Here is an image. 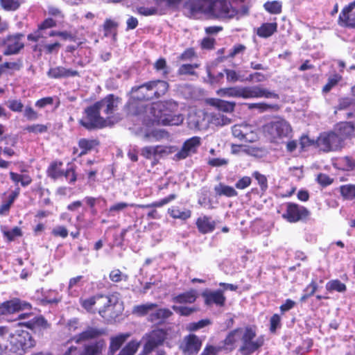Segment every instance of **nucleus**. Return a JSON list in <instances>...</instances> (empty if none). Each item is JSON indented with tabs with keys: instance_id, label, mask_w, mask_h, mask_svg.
<instances>
[{
	"instance_id": "1",
	"label": "nucleus",
	"mask_w": 355,
	"mask_h": 355,
	"mask_svg": "<svg viewBox=\"0 0 355 355\" xmlns=\"http://www.w3.org/2000/svg\"><path fill=\"white\" fill-rule=\"evenodd\" d=\"M35 341L31 334L24 330H17L9 335L0 334V355H24L26 350L34 347Z\"/></svg>"
},
{
	"instance_id": "2",
	"label": "nucleus",
	"mask_w": 355,
	"mask_h": 355,
	"mask_svg": "<svg viewBox=\"0 0 355 355\" xmlns=\"http://www.w3.org/2000/svg\"><path fill=\"white\" fill-rule=\"evenodd\" d=\"M217 94L221 97L243 98L245 99L260 98H279L278 94L263 88L260 85L221 88L217 91Z\"/></svg>"
},
{
	"instance_id": "3",
	"label": "nucleus",
	"mask_w": 355,
	"mask_h": 355,
	"mask_svg": "<svg viewBox=\"0 0 355 355\" xmlns=\"http://www.w3.org/2000/svg\"><path fill=\"white\" fill-rule=\"evenodd\" d=\"M263 132L272 141L288 138L292 132L290 123L284 119L276 116L263 126Z\"/></svg>"
},
{
	"instance_id": "4",
	"label": "nucleus",
	"mask_w": 355,
	"mask_h": 355,
	"mask_svg": "<svg viewBox=\"0 0 355 355\" xmlns=\"http://www.w3.org/2000/svg\"><path fill=\"white\" fill-rule=\"evenodd\" d=\"M101 111L96 103L85 110L84 116L79 123L88 130L103 128L108 125V121L101 116Z\"/></svg>"
},
{
	"instance_id": "5",
	"label": "nucleus",
	"mask_w": 355,
	"mask_h": 355,
	"mask_svg": "<svg viewBox=\"0 0 355 355\" xmlns=\"http://www.w3.org/2000/svg\"><path fill=\"white\" fill-rule=\"evenodd\" d=\"M241 345L239 352L242 355H251L263 345V338H256V331L251 327L241 329Z\"/></svg>"
},
{
	"instance_id": "6",
	"label": "nucleus",
	"mask_w": 355,
	"mask_h": 355,
	"mask_svg": "<svg viewBox=\"0 0 355 355\" xmlns=\"http://www.w3.org/2000/svg\"><path fill=\"white\" fill-rule=\"evenodd\" d=\"M166 336V330L162 328H155L146 333L141 339L144 343L141 355H148L156 348L162 345Z\"/></svg>"
},
{
	"instance_id": "7",
	"label": "nucleus",
	"mask_w": 355,
	"mask_h": 355,
	"mask_svg": "<svg viewBox=\"0 0 355 355\" xmlns=\"http://www.w3.org/2000/svg\"><path fill=\"white\" fill-rule=\"evenodd\" d=\"M207 14L214 18L231 19L238 14V11L233 8L228 0H207Z\"/></svg>"
},
{
	"instance_id": "8",
	"label": "nucleus",
	"mask_w": 355,
	"mask_h": 355,
	"mask_svg": "<svg viewBox=\"0 0 355 355\" xmlns=\"http://www.w3.org/2000/svg\"><path fill=\"white\" fill-rule=\"evenodd\" d=\"M317 144L320 150L326 153L340 150L344 147L342 139L338 138L334 130L320 134Z\"/></svg>"
},
{
	"instance_id": "9",
	"label": "nucleus",
	"mask_w": 355,
	"mask_h": 355,
	"mask_svg": "<svg viewBox=\"0 0 355 355\" xmlns=\"http://www.w3.org/2000/svg\"><path fill=\"white\" fill-rule=\"evenodd\" d=\"M23 33L8 35L1 40V45L4 46L3 55H11L18 54L24 47Z\"/></svg>"
},
{
	"instance_id": "10",
	"label": "nucleus",
	"mask_w": 355,
	"mask_h": 355,
	"mask_svg": "<svg viewBox=\"0 0 355 355\" xmlns=\"http://www.w3.org/2000/svg\"><path fill=\"white\" fill-rule=\"evenodd\" d=\"M309 211L303 206L295 203L286 204V210L282 217L290 223H296L308 217Z\"/></svg>"
},
{
	"instance_id": "11",
	"label": "nucleus",
	"mask_w": 355,
	"mask_h": 355,
	"mask_svg": "<svg viewBox=\"0 0 355 355\" xmlns=\"http://www.w3.org/2000/svg\"><path fill=\"white\" fill-rule=\"evenodd\" d=\"M119 103V98L113 94H110L96 103L101 112L106 115L108 124H110V118L117 110Z\"/></svg>"
},
{
	"instance_id": "12",
	"label": "nucleus",
	"mask_w": 355,
	"mask_h": 355,
	"mask_svg": "<svg viewBox=\"0 0 355 355\" xmlns=\"http://www.w3.org/2000/svg\"><path fill=\"white\" fill-rule=\"evenodd\" d=\"M106 334L107 331L105 329L88 327L80 334L73 336L71 340L76 344H80L83 342L97 339Z\"/></svg>"
},
{
	"instance_id": "13",
	"label": "nucleus",
	"mask_w": 355,
	"mask_h": 355,
	"mask_svg": "<svg viewBox=\"0 0 355 355\" xmlns=\"http://www.w3.org/2000/svg\"><path fill=\"white\" fill-rule=\"evenodd\" d=\"M200 141L199 137H193L186 140L182 148L175 155V158L178 160L184 159L196 153L200 145Z\"/></svg>"
},
{
	"instance_id": "14",
	"label": "nucleus",
	"mask_w": 355,
	"mask_h": 355,
	"mask_svg": "<svg viewBox=\"0 0 355 355\" xmlns=\"http://www.w3.org/2000/svg\"><path fill=\"white\" fill-rule=\"evenodd\" d=\"M201 346V340L195 334H189L184 337L181 349L184 355H196Z\"/></svg>"
},
{
	"instance_id": "15",
	"label": "nucleus",
	"mask_w": 355,
	"mask_h": 355,
	"mask_svg": "<svg viewBox=\"0 0 355 355\" xmlns=\"http://www.w3.org/2000/svg\"><path fill=\"white\" fill-rule=\"evenodd\" d=\"M205 300V304L207 306L215 304L218 306H223L225 304L226 297L222 289L210 291L206 289L202 293Z\"/></svg>"
},
{
	"instance_id": "16",
	"label": "nucleus",
	"mask_w": 355,
	"mask_h": 355,
	"mask_svg": "<svg viewBox=\"0 0 355 355\" xmlns=\"http://www.w3.org/2000/svg\"><path fill=\"white\" fill-rule=\"evenodd\" d=\"M232 132L234 137L239 140L253 142L256 140V136L250 130V125L247 124H236L232 128Z\"/></svg>"
},
{
	"instance_id": "17",
	"label": "nucleus",
	"mask_w": 355,
	"mask_h": 355,
	"mask_svg": "<svg viewBox=\"0 0 355 355\" xmlns=\"http://www.w3.org/2000/svg\"><path fill=\"white\" fill-rule=\"evenodd\" d=\"M29 306L28 303L17 298L6 301L1 304L0 303V315L19 311Z\"/></svg>"
},
{
	"instance_id": "18",
	"label": "nucleus",
	"mask_w": 355,
	"mask_h": 355,
	"mask_svg": "<svg viewBox=\"0 0 355 355\" xmlns=\"http://www.w3.org/2000/svg\"><path fill=\"white\" fill-rule=\"evenodd\" d=\"M334 132L338 138L342 139V144L345 146V141L351 139L354 135L355 125L352 122L340 123L334 129Z\"/></svg>"
},
{
	"instance_id": "19",
	"label": "nucleus",
	"mask_w": 355,
	"mask_h": 355,
	"mask_svg": "<svg viewBox=\"0 0 355 355\" xmlns=\"http://www.w3.org/2000/svg\"><path fill=\"white\" fill-rule=\"evenodd\" d=\"M132 98L137 101H150L153 99L152 92H150L148 82L139 86L133 87L131 89Z\"/></svg>"
},
{
	"instance_id": "20",
	"label": "nucleus",
	"mask_w": 355,
	"mask_h": 355,
	"mask_svg": "<svg viewBox=\"0 0 355 355\" xmlns=\"http://www.w3.org/2000/svg\"><path fill=\"white\" fill-rule=\"evenodd\" d=\"M173 315V312L166 308H156L147 318L148 322L162 324Z\"/></svg>"
},
{
	"instance_id": "21",
	"label": "nucleus",
	"mask_w": 355,
	"mask_h": 355,
	"mask_svg": "<svg viewBox=\"0 0 355 355\" xmlns=\"http://www.w3.org/2000/svg\"><path fill=\"white\" fill-rule=\"evenodd\" d=\"M150 92L153 98H158L166 94L168 89V84L164 80H155L148 81Z\"/></svg>"
},
{
	"instance_id": "22",
	"label": "nucleus",
	"mask_w": 355,
	"mask_h": 355,
	"mask_svg": "<svg viewBox=\"0 0 355 355\" xmlns=\"http://www.w3.org/2000/svg\"><path fill=\"white\" fill-rule=\"evenodd\" d=\"M47 76L51 78H62L67 77L79 76L78 71L66 69L64 67H56L51 68L47 72Z\"/></svg>"
},
{
	"instance_id": "23",
	"label": "nucleus",
	"mask_w": 355,
	"mask_h": 355,
	"mask_svg": "<svg viewBox=\"0 0 355 355\" xmlns=\"http://www.w3.org/2000/svg\"><path fill=\"white\" fill-rule=\"evenodd\" d=\"M196 225L198 231L203 234L212 232L216 227V222L205 215L198 218Z\"/></svg>"
},
{
	"instance_id": "24",
	"label": "nucleus",
	"mask_w": 355,
	"mask_h": 355,
	"mask_svg": "<svg viewBox=\"0 0 355 355\" xmlns=\"http://www.w3.org/2000/svg\"><path fill=\"white\" fill-rule=\"evenodd\" d=\"M98 300L104 301L103 306L98 308V312L101 316H104L106 311L112 306H115L119 300V294L117 293L109 295H98Z\"/></svg>"
},
{
	"instance_id": "25",
	"label": "nucleus",
	"mask_w": 355,
	"mask_h": 355,
	"mask_svg": "<svg viewBox=\"0 0 355 355\" xmlns=\"http://www.w3.org/2000/svg\"><path fill=\"white\" fill-rule=\"evenodd\" d=\"M198 297V291L195 289L177 295L172 298V301L178 304H192Z\"/></svg>"
},
{
	"instance_id": "26",
	"label": "nucleus",
	"mask_w": 355,
	"mask_h": 355,
	"mask_svg": "<svg viewBox=\"0 0 355 355\" xmlns=\"http://www.w3.org/2000/svg\"><path fill=\"white\" fill-rule=\"evenodd\" d=\"M28 317H33V318L24 323V324L27 327H28L31 329H34L37 327H43V328L47 327V322L42 316L35 317V316H33V315L31 313H23V314L19 315V319H24L25 318H28Z\"/></svg>"
},
{
	"instance_id": "27",
	"label": "nucleus",
	"mask_w": 355,
	"mask_h": 355,
	"mask_svg": "<svg viewBox=\"0 0 355 355\" xmlns=\"http://www.w3.org/2000/svg\"><path fill=\"white\" fill-rule=\"evenodd\" d=\"M204 0H188L184 4V9L190 16H195L199 12L207 13V7L202 5Z\"/></svg>"
},
{
	"instance_id": "28",
	"label": "nucleus",
	"mask_w": 355,
	"mask_h": 355,
	"mask_svg": "<svg viewBox=\"0 0 355 355\" xmlns=\"http://www.w3.org/2000/svg\"><path fill=\"white\" fill-rule=\"evenodd\" d=\"M130 336V334L127 333L111 337L107 355H114Z\"/></svg>"
},
{
	"instance_id": "29",
	"label": "nucleus",
	"mask_w": 355,
	"mask_h": 355,
	"mask_svg": "<svg viewBox=\"0 0 355 355\" xmlns=\"http://www.w3.org/2000/svg\"><path fill=\"white\" fill-rule=\"evenodd\" d=\"M166 153V149L162 146H146L141 150V155L148 159H155L157 156H162Z\"/></svg>"
},
{
	"instance_id": "30",
	"label": "nucleus",
	"mask_w": 355,
	"mask_h": 355,
	"mask_svg": "<svg viewBox=\"0 0 355 355\" xmlns=\"http://www.w3.org/2000/svg\"><path fill=\"white\" fill-rule=\"evenodd\" d=\"M157 306V304L151 302L139 304L133 307L132 313L139 317L148 316Z\"/></svg>"
},
{
	"instance_id": "31",
	"label": "nucleus",
	"mask_w": 355,
	"mask_h": 355,
	"mask_svg": "<svg viewBox=\"0 0 355 355\" xmlns=\"http://www.w3.org/2000/svg\"><path fill=\"white\" fill-rule=\"evenodd\" d=\"M170 216L175 219L185 220L191 216V210L186 208H180L178 206H173L168 210Z\"/></svg>"
},
{
	"instance_id": "32",
	"label": "nucleus",
	"mask_w": 355,
	"mask_h": 355,
	"mask_svg": "<svg viewBox=\"0 0 355 355\" xmlns=\"http://www.w3.org/2000/svg\"><path fill=\"white\" fill-rule=\"evenodd\" d=\"M246 105L248 110H257L260 113L268 111H277L279 109L277 104H268L266 103H247Z\"/></svg>"
},
{
	"instance_id": "33",
	"label": "nucleus",
	"mask_w": 355,
	"mask_h": 355,
	"mask_svg": "<svg viewBox=\"0 0 355 355\" xmlns=\"http://www.w3.org/2000/svg\"><path fill=\"white\" fill-rule=\"evenodd\" d=\"M99 142L96 139H80L78 141V146L81 149L79 156L81 157L86 155L88 152L97 146Z\"/></svg>"
},
{
	"instance_id": "34",
	"label": "nucleus",
	"mask_w": 355,
	"mask_h": 355,
	"mask_svg": "<svg viewBox=\"0 0 355 355\" xmlns=\"http://www.w3.org/2000/svg\"><path fill=\"white\" fill-rule=\"evenodd\" d=\"M276 23H265L263 24L257 30V34L261 37H268L271 36L277 31Z\"/></svg>"
},
{
	"instance_id": "35",
	"label": "nucleus",
	"mask_w": 355,
	"mask_h": 355,
	"mask_svg": "<svg viewBox=\"0 0 355 355\" xmlns=\"http://www.w3.org/2000/svg\"><path fill=\"white\" fill-rule=\"evenodd\" d=\"M214 191L218 196H225L226 197H234L238 195L237 191L230 186L225 185L223 183H219L215 186Z\"/></svg>"
},
{
	"instance_id": "36",
	"label": "nucleus",
	"mask_w": 355,
	"mask_h": 355,
	"mask_svg": "<svg viewBox=\"0 0 355 355\" xmlns=\"http://www.w3.org/2000/svg\"><path fill=\"white\" fill-rule=\"evenodd\" d=\"M339 19L347 24L355 19V1L343 9Z\"/></svg>"
},
{
	"instance_id": "37",
	"label": "nucleus",
	"mask_w": 355,
	"mask_h": 355,
	"mask_svg": "<svg viewBox=\"0 0 355 355\" xmlns=\"http://www.w3.org/2000/svg\"><path fill=\"white\" fill-rule=\"evenodd\" d=\"M98 300V295L92 296L87 299H80V303L81 306L89 313H95L98 311V308L94 309L96 305V300Z\"/></svg>"
},
{
	"instance_id": "38",
	"label": "nucleus",
	"mask_w": 355,
	"mask_h": 355,
	"mask_svg": "<svg viewBox=\"0 0 355 355\" xmlns=\"http://www.w3.org/2000/svg\"><path fill=\"white\" fill-rule=\"evenodd\" d=\"M10 179L15 183H20L22 187H26L32 182V178L28 175H21L10 172Z\"/></svg>"
},
{
	"instance_id": "39",
	"label": "nucleus",
	"mask_w": 355,
	"mask_h": 355,
	"mask_svg": "<svg viewBox=\"0 0 355 355\" xmlns=\"http://www.w3.org/2000/svg\"><path fill=\"white\" fill-rule=\"evenodd\" d=\"M341 196L346 200L355 199V185L345 184L340 187Z\"/></svg>"
},
{
	"instance_id": "40",
	"label": "nucleus",
	"mask_w": 355,
	"mask_h": 355,
	"mask_svg": "<svg viewBox=\"0 0 355 355\" xmlns=\"http://www.w3.org/2000/svg\"><path fill=\"white\" fill-rule=\"evenodd\" d=\"M139 347V342L131 340L120 351L118 355H135Z\"/></svg>"
},
{
	"instance_id": "41",
	"label": "nucleus",
	"mask_w": 355,
	"mask_h": 355,
	"mask_svg": "<svg viewBox=\"0 0 355 355\" xmlns=\"http://www.w3.org/2000/svg\"><path fill=\"white\" fill-rule=\"evenodd\" d=\"M230 119L220 112L211 115V123L215 125L223 126L230 124Z\"/></svg>"
},
{
	"instance_id": "42",
	"label": "nucleus",
	"mask_w": 355,
	"mask_h": 355,
	"mask_svg": "<svg viewBox=\"0 0 355 355\" xmlns=\"http://www.w3.org/2000/svg\"><path fill=\"white\" fill-rule=\"evenodd\" d=\"M326 288L329 291H336L339 293H343L347 289L345 284L338 279L331 280L327 282L326 284Z\"/></svg>"
},
{
	"instance_id": "43",
	"label": "nucleus",
	"mask_w": 355,
	"mask_h": 355,
	"mask_svg": "<svg viewBox=\"0 0 355 355\" xmlns=\"http://www.w3.org/2000/svg\"><path fill=\"white\" fill-rule=\"evenodd\" d=\"M62 165L61 162H54L51 164L48 168V175L53 179H57L60 176H62V171L60 169V167Z\"/></svg>"
},
{
	"instance_id": "44",
	"label": "nucleus",
	"mask_w": 355,
	"mask_h": 355,
	"mask_svg": "<svg viewBox=\"0 0 355 355\" xmlns=\"http://www.w3.org/2000/svg\"><path fill=\"white\" fill-rule=\"evenodd\" d=\"M214 105L218 108L219 110L225 112H232L234 110L236 103L234 102L217 99Z\"/></svg>"
},
{
	"instance_id": "45",
	"label": "nucleus",
	"mask_w": 355,
	"mask_h": 355,
	"mask_svg": "<svg viewBox=\"0 0 355 355\" xmlns=\"http://www.w3.org/2000/svg\"><path fill=\"white\" fill-rule=\"evenodd\" d=\"M21 5L19 0H0L1 7L6 11H15Z\"/></svg>"
},
{
	"instance_id": "46",
	"label": "nucleus",
	"mask_w": 355,
	"mask_h": 355,
	"mask_svg": "<svg viewBox=\"0 0 355 355\" xmlns=\"http://www.w3.org/2000/svg\"><path fill=\"white\" fill-rule=\"evenodd\" d=\"M154 69L164 76H166L169 73L166 61L163 58H160L155 62Z\"/></svg>"
},
{
	"instance_id": "47",
	"label": "nucleus",
	"mask_w": 355,
	"mask_h": 355,
	"mask_svg": "<svg viewBox=\"0 0 355 355\" xmlns=\"http://www.w3.org/2000/svg\"><path fill=\"white\" fill-rule=\"evenodd\" d=\"M182 0H155L156 5L165 8H176Z\"/></svg>"
},
{
	"instance_id": "48",
	"label": "nucleus",
	"mask_w": 355,
	"mask_h": 355,
	"mask_svg": "<svg viewBox=\"0 0 355 355\" xmlns=\"http://www.w3.org/2000/svg\"><path fill=\"white\" fill-rule=\"evenodd\" d=\"M241 329H237L231 331L224 340L225 345L230 346L234 344L238 339L241 338Z\"/></svg>"
},
{
	"instance_id": "49",
	"label": "nucleus",
	"mask_w": 355,
	"mask_h": 355,
	"mask_svg": "<svg viewBox=\"0 0 355 355\" xmlns=\"http://www.w3.org/2000/svg\"><path fill=\"white\" fill-rule=\"evenodd\" d=\"M264 8L272 14H279L282 11V3L279 1H268L264 4Z\"/></svg>"
},
{
	"instance_id": "50",
	"label": "nucleus",
	"mask_w": 355,
	"mask_h": 355,
	"mask_svg": "<svg viewBox=\"0 0 355 355\" xmlns=\"http://www.w3.org/2000/svg\"><path fill=\"white\" fill-rule=\"evenodd\" d=\"M198 67V64H184L180 67L178 70L179 75H195L196 72L194 69Z\"/></svg>"
},
{
	"instance_id": "51",
	"label": "nucleus",
	"mask_w": 355,
	"mask_h": 355,
	"mask_svg": "<svg viewBox=\"0 0 355 355\" xmlns=\"http://www.w3.org/2000/svg\"><path fill=\"white\" fill-rule=\"evenodd\" d=\"M110 279L112 282L118 283L121 281H128V276L125 274L121 272V271L119 269H114L112 270L110 273Z\"/></svg>"
},
{
	"instance_id": "52",
	"label": "nucleus",
	"mask_w": 355,
	"mask_h": 355,
	"mask_svg": "<svg viewBox=\"0 0 355 355\" xmlns=\"http://www.w3.org/2000/svg\"><path fill=\"white\" fill-rule=\"evenodd\" d=\"M164 137V132L160 130H153L150 132L146 133L143 139L146 141L153 142L161 139Z\"/></svg>"
},
{
	"instance_id": "53",
	"label": "nucleus",
	"mask_w": 355,
	"mask_h": 355,
	"mask_svg": "<svg viewBox=\"0 0 355 355\" xmlns=\"http://www.w3.org/2000/svg\"><path fill=\"white\" fill-rule=\"evenodd\" d=\"M172 309L182 316H189L197 311L196 308L176 305L172 306Z\"/></svg>"
},
{
	"instance_id": "54",
	"label": "nucleus",
	"mask_w": 355,
	"mask_h": 355,
	"mask_svg": "<svg viewBox=\"0 0 355 355\" xmlns=\"http://www.w3.org/2000/svg\"><path fill=\"white\" fill-rule=\"evenodd\" d=\"M252 175L257 180L261 191L265 192L268 189V180L266 177L258 171L254 172Z\"/></svg>"
},
{
	"instance_id": "55",
	"label": "nucleus",
	"mask_w": 355,
	"mask_h": 355,
	"mask_svg": "<svg viewBox=\"0 0 355 355\" xmlns=\"http://www.w3.org/2000/svg\"><path fill=\"white\" fill-rule=\"evenodd\" d=\"M48 125L44 124H34L26 126L24 130L28 132H33L35 134L44 133L47 132Z\"/></svg>"
},
{
	"instance_id": "56",
	"label": "nucleus",
	"mask_w": 355,
	"mask_h": 355,
	"mask_svg": "<svg viewBox=\"0 0 355 355\" xmlns=\"http://www.w3.org/2000/svg\"><path fill=\"white\" fill-rule=\"evenodd\" d=\"M6 105L10 110L15 112H21L24 107L21 101L16 99L8 100Z\"/></svg>"
},
{
	"instance_id": "57",
	"label": "nucleus",
	"mask_w": 355,
	"mask_h": 355,
	"mask_svg": "<svg viewBox=\"0 0 355 355\" xmlns=\"http://www.w3.org/2000/svg\"><path fill=\"white\" fill-rule=\"evenodd\" d=\"M209 324H211V321L209 319H203L197 322L190 323L188 326V329L191 331H196L209 325Z\"/></svg>"
},
{
	"instance_id": "58",
	"label": "nucleus",
	"mask_w": 355,
	"mask_h": 355,
	"mask_svg": "<svg viewBox=\"0 0 355 355\" xmlns=\"http://www.w3.org/2000/svg\"><path fill=\"white\" fill-rule=\"evenodd\" d=\"M224 71L226 74L227 82L235 83L239 80H243L241 78V76L239 75V73L234 70L225 69Z\"/></svg>"
},
{
	"instance_id": "59",
	"label": "nucleus",
	"mask_w": 355,
	"mask_h": 355,
	"mask_svg": "<svg viewBox=\"0 0 355 355\" xmlns=\"http://www.w3.org/2000/svg\"><path fill=\"white\" fill-rule=\"evenodd\" d=\"M340 164L345 171H352L355 168V160L349 157H345L340 159Z\"/></svg>"
},
{
	"instance_id": "60",
	"label": "nucleus",
	"mask_w": 355,
	"mask_h": 355,
	"mask_svg": "<svg viewBox=\"0 0 355 355\" xmlns=\"http://www.w3.org/2000/svg\"><path fill=\"white\" fill-rule=\"evenodd\" d=\"M270 331L275 333L277 328L281 326V318L278 314H274L270 320Z\"/></svg>"
},
{
	"instance_id": "61",
	"label": "nucleus",
	"mask_w": 355,
	"mask_h": 355,
	"mask_svg": "<svg viewBox=\"0 0 355 355\" xmlns=\"http://www.w3.org/2000/svg\"><path fill=\"white\" fill-rule=\"evenodd\" d=\"M340 78L341 77L338 75L329 78L327 83L323 87L322 91L325 93L329 92L339 82Z\"/></svg>"
},
{
	"instance_id": "62",
	"label": "nucleus",
	"mask_w": 355,
	"mask_h": 355,
	"mask_svg": "<svg viewBox=\"0 0 355 355\" xmlns=\"http://www.w3.org/2000/svg\"><path fill=\"white\" fill-rule=\"evenodd\" d=\"M24 116L28 121H35L39 118V114L31 106H26L24 110Z\"/></svg>"
},
{
	"instance_id": "63",
	"label": "nucleus",
	"mask_w": 355,
	"mask_h": 355,
	"mask_svg": "<svg viewBox=\"0 0 355 355\" xmlns=\"http://www.w3.org/2000/svg\"><path fill=\"white\" fill-rule=\"evenodd\" d=\"M184 120V118L182 115H175L174 116L171 117H167L166 118L164 121V124L169 125H178L182 123Z\"/></svg>"
},
{
	"instance_id": "64",
	"label": "nucleus",
	"mask_w": 355,
	"mask_h": 355,
	"mask_svg": "<svg viewBox=\"0 0 355 355\" xmlns=\"http://www.w3.org/2000/svg\"><path fill=\"white\" fill-rule=\"evenodd\" d=\"M220 350V347L207 345L200 355H217Z\"/></svg>"
}]
</instances>
